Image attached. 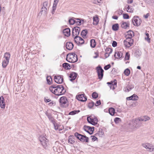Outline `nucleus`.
<instances>
[{"mask_svg": "<svg viewBox=\"0 0 154 154\" xmlns=\"http://www.w3.org/2000/svg\"><path fill=\"white\" fill-rule=\"evenodd\" d=\"M49 90L52 93L57 96L63 94L66 92L63 86L61 85H53L50 87Z\"/></svg>", "mask_w": 154, "mask_h": 154, "instance_id": "f257e3e1", "label": "nucleus"}, {"mask_svg": "<svg viewBox=\"0 0 154 154\" xmlns=\"http://www.w3.org/2000/svg\"><path fill=\"white\" fill-rule=\"evenodd\" d=\"M66 60L70 63H75L78 60L77 56L76 54L74 53L69 54L67 55Z\"/></svg>", "mask_w": 154, "mask_h": 154, "instance_id": "f03ea898", "label": "nucleus"}, {"mask_svg": "<svg viewBox=\"0 0 154 154\" xmlns=\"http://www.w3.org/2000/svg\"><path fill=\"white\" fill-rule=\"evenodd\" d=\"M88 122L93 125L97 124L98 120L97 118L94 115H91L87 118Z\"/></svg>", "mask_w": 154, "mask_h": 154, "instance_id": "7ed1b4c3", "label": "nucleus"}, {"mask_svg": "<svg viewBox=\"0 0 154 154\" xmlns=\"http://www.w3.org/2000/svg\"><path fill=\"white\" fill-rule=\"evenodd\" d=\"M75 136L81 141L86 142H88V138L85 136L82 135L77 132L75 133Z\"/></svg>", "mask_w": 154, "mask_h": 154, "instance_id": "20e7f679", "label": "nucleus"}, {"mask_svg": "<svg viewBox=\"0 0 154 154\" xmlns=\"http://www.w3.org/2000/svg\"><path fill=\"white\" fill-rule=\"evenodd\" d=\"M59 102L60 105L62 107H66L68 106V100L65 97H61L59 99Z\"/></svg>", "mask_w": 154, "mask_h": 154, "instance_id": "39448f33", "label": "nucleus"}, {"mask_svg": "<svg viewBox=\"0 0 154 154\" xmlns=\"http://www.w3.org/2000/svg\"><path fill=\"white\" fill-rule=\"evenodd\" d=\"M97 72L98 79L100 80H101L103 77L104 70L101 66H99L97 67Z\"/></svg>", "mask_w": 154, "mask_h": 154, "instance_id": "423d86ee", "label": "nucleus"}, {"mask_svg": "<svg viewBox=\"0 0 154 154\" xmlns=\"http://www.w3.org/2000/svg\"><path fill=\"white\" fill-rule=\"evenodd\" d=\"M132 22L134 26H138L141 24L142 20L138 16H134L132 19Z\"/></svg>", "mask_w": 154, "mask_h": 154, "instance_id": "0eeeda50", "label": "nucleus"}, {"mask_svg": "<svg viewBox=\"0 0 154 154\" xmlns=\"http://www.w3.org/2000/svg\"><path fill=\"white\" fill-rule=\"evenodd\" d=\"M48 4V2L47 1H45L43 3V7L40 12L42 14H43L44 15H45L47 14Z\"/></svg>", "mask_w": 154, "mask_h": 154, "instance_id": "6e6552de", "label": "nucleus"}, {"mask_svg": "<svg viewBox=\"0 0 154 154\" xmlns=\"http://www.w3.org/2000/svg\"><path fill=\"white\" fill-rule=\"evenodd\" d=\"M94 127H91L86 125H85L84 126V130L90 134H93L94 130Z\"/></svg>", "mask_w": 154, "mask_h": 154, "instance_id": "1a4fd4ad", "label": "nucleus"}, {"mask_svg": "<svg viewBox=\"0 0 154 154\" xmlns=\"http://www.w3.org/2000/svg\"><path fill=\"white\" fill-rule=\"evenodd\" d=\"M134 41L133 39H126L124 41L125 46L126 47H130L133 44Z\"/></svg>", "mask_w": 154, "mask_h": 154, "instance_id": "9d476101", "label": "nucleus"}, {"mask_svg": "<svg viewBox=\"0 0 154 154\" xmlns=\"http://www.w3.org/2000/svg\"><path fill=\"white\" fill-rule=\"evenodd\" d=\"M39 140L42 145L44 147H46L47 146V140L46 138L43 136H41L39 137Z\"/></svg>", "mask_w": 154, "mask_h": 154, "instance_id": "9b49d317", "label": "nucleus"}, {"mask_svg": "<svg viewBox=\"0 0 154 154\" xmlns=\"http://www.w3.org/2000/svg\"><path fill=\"white\" fill-rule=\"evenodd\" d=\"M134 119H133L130 121L128 123V127L132 131L136 130L138 128H134V126H136L137 125L135 124Z\"/></svg>", "mask_w": 154, "mask_h": 154, "instance_id": "f8f14e48", "label": "nucleus"}, {"mask_svg": "<svg viewBox=\"0 0 154 154\" xmlns=\"http://www.w3.org/2000/svg\"><path fill=\"white\" fill-rule=\"evenodd\" d=\"M54 79L55 82L57 84H61L63 82V79L62 75L55 76Z\"/></svg>", "mask_w": 154, "mask_h": 154, "instance_id": "ddd939ff", "label": "nucleus"}, {"mask_svg": "<svg viewBox=\"0 0 154 154\" xmlns=\"http://www.w3.org/2000/svg\"><path fill=\"white\" fill-rule=\"evenodd\" d=\"M143 147L146 148L148 151L150 152L154 151V147L151 146V145L149 143H145L142 145Z\"/></svg>", "mask_w": 154, "mask_h": 154, "instance_id": "4468645a", "label": "nucleus"}, {"mask_svg": "<svg viewBox=\"0 0 154 154\" xmlns=\"http://www.w3.org/2000/svg\"><path fill=\"white\" fill-rule=\"evenodd\" d=\"M76 97L77 100L82 101L84 102L87 100L86 97L84 94H79L77 95Z\"/></svg>", "mask_w": 154, "mask_h": 154, "instance_id": "2eb2a0df", "label": "nucleus"}, {"mask_svg": "<svg viewBox=\"0 0 154 154\" xmlns=\"http://www.w3.org/2000/svg\"><path fill=\"white\" fill-rule=\"evenodd\" d=\"M134 36V33L132 31L130 30L125 34V37L126 38H131Z\"/></svg>", "mask_w": 154, "mask_h": 154, "instance_id": "dca6fc26", "label": "nucleus"}, {"mask_svg": "<svg viewBox=\"0 0 154 154\" xmlns=\"http://www.w3.org/2000/svg\"><path fill=\"white\" fill-rule=\"evenodd\" d=\"M112 48H106L105 50V56L106 58L108 57L110 54L112 53Z\"/></svg>", "mask_w": 154, "mask_h": 154, "instance_id": "f3484780", "label": "nucleus"}, {"mask_svg": "<svg viewBox=\"0 0 154 154\" xmlns=\"http://www.w3.org/2000/svg\"><path fill=\"white\" fill-rule=\"evenodd\" d=\"M73 44L71 42H68L66 43V49L69 50H72L73 47Z\"/></svg>", "mask_w": 154, "mask_h": 154, "instance_id": "a211bd4d", "label": "nucleus"}, {"mask_svg": "<svg viewBox=\"0 0 154 154\" xmlns=\"http://www.w3.org/2000/svg\"><path fill=\"white\" fill-rule=\"evenodd\" d=\"M141 121L139 120V118H138V119H134L135 124H136V126H134V128H138L140 127L142 124V123L141 122Z\"/></svg>", "mask_w": 154, "mask_h": 154, "instance_id": "6ab92c4d", "label": "nucleus"}, {"mask_svg": "<svg viewBox=\"0 0 154 154\" xmlns=\"http://www.w3.org/2000/svg\"><path fill=\"white\" fill-rule=\"evenodd\" d=\"M0 105L1 108H5V99L3 96L0 97Z\"/></svg>", "mask_w": 154, "mask_h": 154, "instance_id": "aec40b11", "label": "nucleus"}, {"mask_svg": "<svg viewBox=\"0 0 154 154\" xmlns=\"http://www.w3.org/2000/svg\"><path fill=\"white\" fill-rule=\"evenodd\" d=\"M63 33L65 36L68 37L70 35V30L69 28H66L63 30Z\"/></svg>", "mask_w": 154, "mask_h": 154, "instance_id": "412c9836", "label": "nucleus"}, {"mask_svg": "<svg viewBox=\"0 0 154 154\" xmlns=\"http://www.w3.org/2000/svg\"><path fill=\"white\" fill-rule=\"evenodd\" d=\"M77 74L75 72H72L69 75L70 80L71 81H72L75 79L77 77Z\"/></svg>", "mask_w": 154, "mask_h": 154, "instance_id": "4be33fe9", "label": "nucleus"}, {"mask_svg": "<svg viewBox=\"0 0 154 154\" xmlns=\"http://www.w3.org/2000/svg\"><path fill=\"white\" fill-rule=\"evenodd\" d=\"M121 27L124 29H126L129 27V22H125L122 21L121 24Z\"/></svg>", "mask_w": 154, "mask_h": 154, "instance_id": "5701e85b", "label": "nucleus"}, {"mask_svg": "<svg viewBox=\"0 0 154 154\" xmlns=\"http://www.w3.org/2000/svg\"><path fill=\"white\" fill-rule=\"evenodd\" d=\"M122 53L121 51L116 52L114 57L116 58L120 59L122 56Z\"/></svg>", "mask_w": 154, "mask_h": 154, "instance_id": "b1692460", "label": "nucleus"}, {"mask_svg": "<svg viewBox=\"0 0 154 154\" xmlns=\"http://www.w3.org/2000/svg\"><path fill=\"white\" fill-rule=\"evenodd\" d=\"M138 98V97L135 94H133L130 97H127V99L128 100H137Z\"/></svg>", "mask_w": 154, "mask_h": 154, "instance_id": "393cba45", "label": "nucleus"}, {"mask_svg": "<svg viewBox=\"0 0 154 154\" xmlns=\"http://www.w3.org/2000/svg\"><path fill=\"white\" fill-rule=\"evenodd\" d=\"M11 55L8 52H6L5 53L4 56V60L9 61Z\"/></svg>", "mask_w": 154, "mask_h": 154, "instance_id": "a878e982", "label": "nucleus"}, {"mask_svg": "<svg viewBox=\"0 0 154 154\" xmlns=\"http://www.w3.org/2000/svg\"><path fill=\"white\" fill-rule=\"evenodd\" d=\"M75 42L78 45H80L83 44L85 42L84 39H74Z\"/></svg>", "mask_w": 154, "mask_h": 154, "instance_id": "bb28decb", "label": "nucleus"}, {"mask_svg": "<svg viewBox=\"0 0 154 154\" xmlns=\"http://www.w3.org/2000/svg\"><path fill=\"white\" fill-rule=\"evenodd\" d=\"M139 120L141 121H144L146 122V121L149 120L150 119V118L147 116H144L142 117H140Z\"/></svg>", "mask_w": 154, "mask_h": 154, "instance_id": "cd10ccee", "label": "nucleus"}, {"mask_svg": "<svg viewBox=\"0 0 154 154\" xmlns=\"http://www.w3.org/2000/svg\"><path fill=\"white\" fill-rule=\"evenodd\" d=\"M45 114L47 116L49 120L52 122H54V119L53 117L52 116L51 114L50 113H48L47 112H45Z\"/></svg>", "mask_w": 154, "mask_h": 154, "instance_id": "c85d7f7f", "label": "nucleus"}, {"mask_svg": "<svg viewBox=\"0 0 154 154\" xmlns=\"http://www.w3.org/2000/svg\"><path fill=\"white\" fill-rule=\"evenodd\" d=\"M74 137L73 136H70L69 137L68 142L69 143L72 144L75 143V141L74 140Z\"/></svg>", "mask_w": 154, "mask_h": 154, "instance_id": "c756f323", "label": "nucleus"}, {"mask_svg": "<svg viewBox=\"0 0 154 154\" xmlns=\"http://www.w3.org/2000/svg\"><path fill=\"white\" fill-rule=\"evenodd\" d=\"M99 22L98 18L97 16H96L93 17V24L94 25H97Z\"/></svg>", "mask_w": 154, "mask_h": 154, "instance_id": "7c9ffc66", "label": "nucleus"}, {"mask_svg": "<svg viewBox=\"0 0 154 154\" xmlns=\"http://www.w3.org/2000/svg\"><path fill=\"white\" fill-rule=\"evenodd\" d=\"M80 30V28L78 26L75 27L73 29V31L75 33L77 34L78 35H79Z\"/></svg>", "mask_w": 154, "mask_h": 154, "instance_id": "2f4dec72", "label": "nucleus"}, {"mask_svg": "<svg viewBox=\"0 0 154 154\" xmlns=\"http://www.w3.org/2000/svg\"><path fill=\"white\" fill-rule=\"evenodd\" d=\"M91 46L92 48H94L96 45V42L94 39H91L90 41Z\"/></svg>", "mask_w": 154, "mask_h": 154, "instance_id": "473e14b6", "label": "nucleus"}, {"mask_svg": "<svg viewBox=\"0 0 154 154\" xmlns=\"http://www.w3.org/2000/svg\"><path fill=\"white\" fill-rule=\"evenodd\" d=\"M63 66L66 69H70V66L69 64L67 63H64L63 64Z\"/></svg>", "mask_w": 154, "mask_h": 154, "instance_id": "72a5a7b5", "label": "nucleus"}, {"mask_svg": "<svg viewBox=\"0 0 154 154\" xmlns=\"http://www.w3.org/2000/svg\"><path fill=\"white\" fill-rule=\"evenodd\" d=\"M109 113L111 116H113L115 113V109L112 107L110 108L109 109Z\"/></svg>", "mask_w": 154, "mask_h": 154, "instance_id": "f704fd0d", "label": "nucleus"}, {"mask_svg": "<svg viewBox=\"0 0 154 154\" xmlns=\"http://www.w3.org/2000/svg\"><path fill=\"white\" fill-rule=\"evenodd\" d=\"M9 62V61L3 60L2 63V67L4 68H5L8 64Z\"/></svg>", "mask_w": 154, "mask_h": 154, "instance_id": "c9c22d12", "label": "nucleus"}, {"mask_svg": "<svg viewBox=\"0 0 154 154\" xmlns=\"http://www.w3.org/2000/svg\"><path fill=\"white\" fill-rule=\"evenodd\" d=\"M119 28V24L118 23L112 25V29L114 31H117Z\"/></svg>", "mask_w": 154, "mask_h": 154, "instance_id": "e433bc0d", "label": "nucleus"}, {"mask_svg": "<svg viewBox=\"0 0 154 154\" xmlns=\"http://www.w3.org/2000/svg\"><path fill=\"white\" fill-rule=\"evenodd\" d=\"M114 83L111 85H109V87L110 88V89H112L113 90L115 88L114 87L115 86H116L117 82H116V80H114L113 81Z\"/></svg>", "mask_w": 154, "mask_h": 154, "instance_id": "4c0bfd02", "label": "nucleus"}, {"mask_svg": "<svg viewBox=\"0 0 154 154\" xmlns=\"http://www.w3.org/2000/svg\"><path fill=\"white\" fill-rule=\"evenodd\" d=\"M46 79L49 85L51 84L52 82V79L51 77L50 76H47Z\"/></svg>", "mask_w": 154, "mask_h": 154, "instance_id": "58836bf2", "label": "nucleus"}, {"mask_svg": "<svg viewBox=\"0 0 154 154\" xmlns=\"http://www.w3.org/2000/svg\"><path fill=\"white\" fill-rule=\"evenodd\" d=\"M87 30L86 29L82 31L81 33V35L83 38H84L85 37L87 33Z\"/></svg>", "mask_w": 154, "mask_h": 154, "instance_id": "ea45409f", "label": "nucleus"}, {"mask_svg": "<svg viewBox=\"0 0 154 154\" xmlns=\"http://www.w3.org/2000/svg\"><path fill=\"white\" fill-rule=\"evenodd\" d=\"M80 112L79 110H75L73 111H72L69 113V115H73L77 113H78Z\"/></svg>", "mask_w": 154, "mask_h": 154, "instance_id": "a19ab883", "label": "nucleus"}, {"mask_svg": "<svg viewBox=\"0 0 154 154\" xmlns=\"http://www.w3.org/2000/svg\"><path fill=\"white\" fill-rule=\"evenodd\" d=\"M133 11V9L132 6L128 5L127 9V12L130 13L132 12Z\"/></svg>", "mask_w": 154, "mask_h": 154, "instance_id": "79ce46f5", "label": "nucleus"}, {"mask_svg": "<svg viewBox=\"0 0 154 154\" xmlns=\"http://www.w3.org/2000/svg\"><path fill=\"white\" fill-rule=\"evenodd\" d=\"M125 75L126 76H128L130 74V70L128 69H126L124 72Z\"/></svg>", "mask_w": 154, "mask_h": 154, "instance_id": "37998d69", "label": "nucleus"}, {"mask_svg": "<svg viewBox=\"0 0 154 154\" xmlns=\"http://www.w3.org/2000/svg\"><path fill=\"white\" fill-rule=\"evenodd\" d=\"M134 88V86L132 85H128L127 87V90L128 92H129L130 90H132Z\"/></svg>", "mask_w": 154, "mask_h": 154, "instance_id": "c03bdc74", "label": "nucleus"}, {"mask_svg": "<svg viewBox=\"0 0 154 154\" xmlns=\"http://www.w3.org/2000/svg\"><path fill=\"white\" fill-rule=\"evenodd\" d=\"M69 24L71 25H73L75 22V20L73 18L69 19Z\"/></svg>", "mask_w": 154, "mask_h": 154, "instance_id": "a18cd8bd", "label": "nucleus"}, {"mask_svg": "<svg viewBox=\"0 0 154 154\" xmlns=\"http://www.w3.org/2000/svg\"><path fill=\"white\" fill-rule=\"evenodd\" d=\"M72 37L74 38H77L78 37V35L76 33H75L73 31H72Z\"/></svg>", "mask_w": 154, "mask_h": 154, "instance_id": "49530a36", "label": "nucleus"}, {"mask_svg": "<svg viewBox=\"0 0 154 154\" xmlns=\"http://www.w3.org/2000/svg\"><path fill=\"white\" fill-rule=\"evenodd\" d=\"M92 95V97L94 99L97 98L98 96V94L96 92H93Z\"/></svg>", "mask_w": 154, "mask_h": 154, "instance_id": "de8ad7c7", "label": "nucleus"}, {"mask_svg": "<svg viewBox=\"0 0 154 154\" xmlns=\"http://www.w3.org/2000/svg\"><path fill=\"white\" fill-rule=\"evenodd\" d=\"M94 104V102L92 101L91 102H90L89 103L88 105V107L90 108H92V107H93Z\"/></svg>", "mask_w": 154, "mask_h": 154, "instance_id": "09e8293b", "label": "nucleus"}, {"mask_svg": "<svg viewBox=\"0 0 154 154\" xmlns=\"http://www.w3.org/2000/svg\"><path fill=\"white\" fill-rule=\"evenodd\" d=\"M123 18L124 19H128L129 16L127 14H123Z\"/></svg>", "mask_w": 154, "mask_h": 154, "instance_id": "8fccbe9b", "label": "nucleus"}, {"mask_svg": "<svg viewBox=\"0 0 154 154\" xmlns=\"http://www.w3.org/2000/svg\"><path fill=\"white\" fill-rule=\"evenodd\" d=\"M59 2V0H54L53 5L54 8V9L55 8V7L57 6V4Z\"/></svg>", "mask_w": 154, "mask_h": 154, "instance_id": "3c124183", "label": "nucleus"}, {"mask_svg": "<svg viewBox=\"0 0 154 154\" xmlns=\"http://www.w3.org/2000/svg\"><path fill=\"white\" fill-rule=\"evenodd\" d=\"M130 58V55L128 52L126 53L125 59V60H128Z\"/></svg>", "mask_w": 154, "mask_h": 154, "instance_id": "603ef678", "label": "nucleus"}, {"mask_svg": "<svg viewBox=\"0 0 154 154\" xmlns=\"http://www.w3.org/2000/svg\"><path fill=\"white\" fill-rule=\"evenodd\" d=\"M143 36H145V38H149V34L146 32L143 34Z\"/></svg>", "mask_w": 154, "mask_h": 154, "instance_id": "864d4df0", "label": "nucleus"}, {"mask_svg": "<svg viewBox=\"0 0 154 154\" xmlns=\"http://www.w3.org/2000/svg\"><path fill=\"white\" fill-rule=\"evenodd\" d=\"M48 105L50 106H53L55 105V103L54 101H52L49 103Z\"/></svg>", "mask_w": 154, "mask_h": 154, "instance_id": "5fc2aeb1", "label": "nucleus"}, {"mask_svg": "<svg viewBox=\"0 0 154 154\" xmlns=\"http://www.w3.org/2000/svg\"><path fill=\"white\" fill-rule=\"evenodd\" d=\"M111 67V65L110 64H108L104 67V69L105 70H107L108 69H109Z\"/></svg>", "mask_w": 154, "mask_h": 154, "instance_id": "6e6d98bb", "label": "nucleus"}, {"mask_svg": "<svg viewBox=\"0 0 154 154\" xmlns=\"http://www.w3.org/2000/svg\"><path fill=\"white\" fill-rule=\"evenodd\" d=\"M121 119L119 118H116L114 120L115 122L116 123H118L119 121H120Z\"/></svg>", "mask_w": 154, "mask_h": 154, "instance_id": "4d7b16f0", "label": "nucleus"}, {"mask_svg": "<svg viewBox=\"0 0 154 154\" xmlns=\"http://www.w3.org/2000/svg\"><path fill=\"white\" fill-rule=\"evenodd\" d=\"M149 4H154V0H145Z\"/></svg>", "mask_w": 154, "mask_h": 154, "instance_id": "13d9d810", "label": "nucleus"}, {"mask_svg": "<svg viewBox=\"0 0 154 154\" xmlns=\"http://www.w3.org/2000/svg\"><path fill=\"white\" fill-rule=\"evenodd\" d=\"M112 45V46L114 47H116L117 45V42L115 41H113Z\"/></svg>", "mask_w": 154, "mask_h": 154, "instance_id": "bf43d9fd", "label": "nucleus"}, {"mask_svg": "<svg viewBox=\"0 0 154 154\" xmlns=\"http://www.w3.org/2000/svg\"><path fill=\"white\" fill-rule=\"evenodd\" d=\"M101 104V102L100 100L97 101L96 102V103L95 104L96 106H98Z\"/></svg>", "mask_w": 154, "mask_h": 154, "instance_id": "052dcab7", "label": "nucleus"}, {"mask_svg": "<svg viewBox=\"0 0 154 154\" xmlns=\"http://www.w3.org/2000/svg\"><path fill=\"white\" fill-rule=\"evenodd\" d=\"M101 0H94V3L95 4H98L100 3Z\"/></svg>", "mask_w": 154, "mask_h": 154, "instance_id": "680f3d73", "label": "nucleus"}, {"mask_svg": "<svg viewBox=\"0 0 154 154\" xmlns=\"http://www.w3.org/2000/svg\"><path fill=\"white\" fill-rule=\"evenodd\" d=\"M91 137L92 138V140L93 141H95L97 139V138L94 136H91Z\"/></svg>", "mask_w": 154, "mask_h": 154, "instance_id": "e2e57ef3", "label": "nucleus"}, {"mask_svg": "<svg viewBox=\"0 0 154 154\" xmlns=\"http://www.w3.org/2000/svg\"><path fill=\"white\" fill-rule=\"evenodd\" d=\"M54 125V129L55 130H57L58 129V127L57 126V124L56 123H55L54 122H53Z\"/></svg>", "mask_w": 154, "mask_h": 154, "instance_id": "0e129e2a", "label": "nucleus"}, {"mask_svg": "<svg viewBox=\"0 0 154 154\" xmlns=\"http://www.w3.org/2000/svg\"><path fill=\"white\" fill-rule=\"evenodd\" d=\"M56 7L57 6H55V8L54 9V5H53V7H52V14H54L55 11L56 10Z\"/></svg>", "mask_w": 154, "mask_h": 154, "instance_id": "69168bd1", "label": "nucleus"}, {"mask_svg": "<svg viewBox=\"0 0 154 154\" xmlns=\"http://www.w3.org/2000/svg\"><path fill=\"white\" fill-rule=\"evenodd\" d=\"M44 101L46 103L49 102L51 101V100L49 99H46V97H45L44 98Z\"/></svg>", "mask_w": 154, "mask_h": 154, "instance_id": "338daca9", "label": "nucleus"}, {"mask_svg": "<svg viewBox=\"0 0 154 154\" xmlns=\"http://www.w3.org/2000/svg\"><path fill=\"white\" fill-rule=\"evenodd\" d=\"M118 14L120 15H122V14L123 11L122 10H119L118 11Z\"/></svg>", "mask_w": 154, "mask_h": 154, "instance_id": "774afa93", "label": "nucleus"}]
</instances>
